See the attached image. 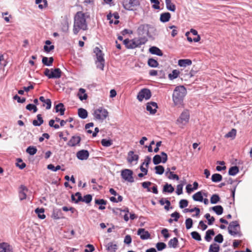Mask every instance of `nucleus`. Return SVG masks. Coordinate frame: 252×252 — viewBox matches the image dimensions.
I'll use <instances>...</instances> for the list:
<instances>
[{
	"mask_svg": "<svg viewBox=\"0 0 252 252\" xmlns=\"http://www.w3.org/2000/svg\"><path fill=\"white\" fill-rule=\"evenodd\" d=\"M151 3H153L155 4L153 5L152 7L155 9H159L160 7L159 6V1L158 0H150Z\"/></svg>",
	"mask_w": 252,
	"mask_h": 252,
	"instance_id": "obj_61",
	"label": "nucleus"
},
{
	"mask_svg": "<svg viewBox=\"0 0 252 252\" xmlns=\"http://www.w3.org/2000/svg\"><path fill=\"white\" fill-rule=\"evenodd\" d=\"M148 64L150 66L152 67H157L158 65V62L153 58H150L148 60Z\"/></svg>",
	"mask_w": 252,
	"mask_h": 252,
	"instance_id": "obj_45",
	"label": "nucleus"
},
{
	"mask_svg": "<svg viewBox=\"0 0 252 252\" xmlns=\"http://www.w3.org/2000/svg\"><path fill=\"white\" fill-rule=\"evenodd\" d=\"M95 203L96 204L100 205L98 209L99 210H104L105 209V205L107 203V201L103 199H95Z\"/></svg>",
	"mask_w": 252,
	"mask_h": 252,
	"instance_id": "obj_28",
	"label": "nucleus"
},
{
	"mask_svg": "<svg viewBox=\"0 0 252 252\" xmlns=\"http://www.w3.org/2000/svg\"><path fill=\"white\" fill-rule=\"evenodd\" d=\"M236 135V130L234 128L232 129L227 134H225V137L226 138H231L234 139Z\"/></svg>",
	"mask_w": 252,
	"mask_h": 252,
	"instance_id": "obj_47",
	"label": "nucleus"
},
{
	"mask_svg": "<svg viewBox=\"0 0 252 252\" xmlns=\"http://www.w3.org/2000/svg\"><path fill=\"white\" fill-rule=\"evenodd\" d=\"M215 242L221 243L223 241V236L221 234H219L214 238Z\"/></svg>",
	"mask_w": 252,
	"mask_h": 252,
	"instance_id": "obj_60",
	"label": "nucleus"
},
{
	"mask_svg": "<svg viewBox=\"0 0 252 252\" xmlns=\"http://www.w3.org/2000/svg\"><path fill=\"white\" fill-rule=\"evenodd\" d=\"M36 117L37 120H34L32 121V125L34 126H40L43 123L44 121L41 114H38Z\"/></svg>",
	"mask_w": 252,
	"mask_h": 252,
	"instance_id": "obj_31",
	"label": "nucleus"
},
{
	"mask_svg": "<svg viewBox=\"0 0 252 252\" xmlns=\"http://www.w3.org/2000/svg\"><path fill=\"white\" fill-rule=\"evenodd\" d=\"M94 52L95 53L96 58V60L95 61L96 67L101 70H103L105 63V60L104 58V54L97 47L94 48Z\"/></svg>",
	"mask_w": 252,
	"mask_h": 252,
	"instance_id": "obj_4",
	"label": "nucleus"
},
{
	"mask_svg": "<svg viewBox=\"0 0 252 252\" xmlns=\"http://www.w3.org/2000/svg\"><path fill=\"white\" fill-rule=\"evenodd\" d=\"M169 28L170 29H173L171 32V36L172 37H175L178 33V31L176 29L177 27L175 26L172 25L169 27Z\"/></svg>",
	"mask_w": 252,
	"mask_h": 252,
	"instance_id": "obj_62",
	"label": "nucleus"
},
{
	"mask_svg": "<svg viewBox=\"0 0 252 252\" xmlns=\"http://www.w3.org/2000/svg\"><path fill=\"white\" fill-rule=\"evenodd\" d=\"M0 252H13L12 247L6 242L0 243Z\"/></svg>",
	"mask_w": 252,
	"mask_h": 252,
	"instance_id": "obj_17",
	"label": "nucleus"
},
{
	"mask_svg": "<svg viewBox=\"0 0 252 252\" xmlns=\"http://www.w3.org/2000/svg\"><path fill=\"white\" fill-rule=\"evenodd\" d=\"M52 217L55 220H59L63 218L62 213L61 210H54Z\"/></svg>",
	"mask_w": 252,
	"mask_h": 252,
	"instance_id": "obj_34",
	"label": "nucleus"
},
{
	"mask_svg": "<svg viewBox=\"0 0 252 252\" xmlns=\"http://www.w3.org/2000/svg\"><path fill=\"white\" fill-rule=\"evenodd\" d=\"M26 109L29 111L33 110V113H35L37 111V108L35 105L32 104H29L26 107Z\"/></svg>",
	"mask_w": 252,
	"mask_h": 252,
	"instance_id": "obj_54",
	"label": "nucleus"
},
{
	"mask_svg": "<svg viewBox=\"0 0 252 252\" xmlns=\"http://www.w3.org/2000/svg\"><path fill=\"white\" fill-rule=\"evenodd\" d=\"M122 4L125 9L133 10L134 7L140 5V2L138 0H123Z\"/></svg>",
	"mask_w": 252,
	"mask_h": 252,
	"instance_id": "obj_9",
	"label": "nucleus"
},
{
	"mask_svg": "<svg viewBox=\"0 0 252 252\" xmlns=\"http://www.w3.org/2000/svg\"><path fill=\"white\" fill-rule=\"evenodd\" d=\"M171 18V14L169 12H164L160 14V21L161 22L165 23L169 21Z\"/></svg>",
	"mask_w": 252,
	"mask_h": 252,
	"instance_id": "obj_25",
	"label": "nucleus"
},
{
	"mask_svg": "<svg viewBox=\"0 0 252 252\" xmlns=\"http://www.w3.org/2000/svg\"><path fill=\"white\" fill-rule=\"evenodd\" d=\"M71 199L76 203H78L79 201H81L82 200L81 193L79 192H77L74 195L72 194L71 195Z\"/></svg>",
	"mask_w": 252,
	"mask_h": 252,
	"instance_id": "obj_32",
	"label": "nucleus"
},
{
	"mask_svg": "<svg viewBox=\"0 0 252 252\" xmlns=\"http://www.w3.org/2000/svg\"><path fill=\"white\" fill-rule=\"evenodd\" d=\"M222 176L218 173H215L212 175L211 180L213 182L217 183L222 180Z\"/></svg>",
	"mask_w": 252,
	"mask_h": 252,
	"instance_id": "obj_37",
	"label": "nucleus"
},
{
	"mask_svg": "<svg viewBox=\"0 0 252 252\" xmlns=\"http://www.w3.org/2000/svg\"><path fill=\"white\" fill-rule=\"evenodd\" d=\"M239 168L236 166L231 167L228 171V174L231 176H235L239 172Z\"/></svg>",
	"mask_w": 252,
	"mask_h": 252,
	"instance_id": "obj_40",
	"label": "nucleus"
},
{
	"mask_svg": "<svg viewBox=\"0 0 252 252\" xmlns=\"http://www.w3.org/2000/svg\"><path fill=\"white\" fill-rule=\"evenodd\" d=\"M149 29L148 25H141L137 29V32L139 35H143V37H145V35H149Z\"/></svg>",
	"mask_w": 252,
	"mask_h": 252,
	"instance_id": "obj_14",
	"label": "nucleus"
},
{
	"mask_svg": "<svg viewBox=\"0 0 252 252\" xmlns=\"http://www.w3.org/2000/svg\"><path fill=\"white\" fill-rule=\"evenodd\" d=\"M101 144L103 146L108 147L112 145V142L109 139H102L101 141Z\"/></svg>",
	"mask_w": 252,
	"mask_h": 252,
	"instance_id": "obj_48",
	"label": "nucleus"
},
{
	"mask_svg": "<svg viewBox=\"0 0 252 252\" xmlns=\"http://www.w3.org/2000/svg\"><path fill=\"white\" fill-rule=\"evenodd\" d=\"M158 108L157 103L155 102H148L147 105L146 109L152 114H154L157 112Z\"/></svg>",
	"mask_w": 252,
	"mask_h": 252,
	"instance_id": "obj_18",
	"label": "nucleus"
},
{
	"mask_svg": "<svg viewBox=\"0 0 252 252\" xmlns=\"http://www.w3.org/2000/svg\"><path fill=\"white\" fill-rule=\"evenodd\" d=\"M179 73L180 72L179 70L174 69L172 71L171 73L168 75V77L170 80H173L178 77Z\"/></svg>",
	"mask_w": 252,
	"mask_h": 252,
	"instance_id": "obj_44",
	"label": "nucleus"
},
{
	"mask_svg": "<svg viewBox=\"0 0 252 252\" xmlns=\"http://www.w3.org/2000/svg\"><path fill=\"white\" fill-rule=\"evenodd\" d=\"M228 233L232 236H242L240 225L237 221H231L228 226Z\"/></svg>",
	"mask_w": 252,
	"mask_h": 252,
	"instance_id": "obj_6",
	"label": "nucleus"
},
{
	"mask_svg": "<svg viewBox=\"0 0 252 252\" xmlns=\"http://www.w3.org/2000/svg\"><path fill=\"white\" fill-rule=\"evenodd\" d=\"M117 245L115 244H113L112 242L108 243L107 246V250L111 251L112 252H115L117 250Z\"/></svg>",
	"mask_w": 252,
	"mask_h": 252,
	"instance_id": "obj_39",
	"label": "nucleus"
},
{
	"mask_svg": "<svg viewBox=\"0 0 252 252\" xmlns=\"http://www.w3.org/2000/svg\"><path fill=\"white\" fill-rule=\"evenodd\" d=\"M215 235L214 231L213 229H209L206 232L205 240L207 242H210L212 240V236Z\"/></svg>",
	"mask_w": 252,
	"mask_h": 252,
	"instance_id": "obj_33",
	"label": "nucleus"
},
{
	"mask_svg": "<svg viewBox=\"0 0 252 252\" xmlns=\"http://www.w3.org/2000/svg\"><path fill=\"white\" fill-rule=\"evenodd\" d=\"M211 209L213 210L218 215H220L223 213V209L220 205L212 207Z\"/></svg>",
	"mask_w": 252,
	"mask_h": 252,
	"instance_id": "obj_35",
	"label": "nucleus"
},
{
	"mask_svg": "<svg viewBox=\"0 0 252 252\" xmlns=\"http://www.w3.org/2000/svg\"><path fill=\"white\" fill-rule=\"evenodd\" d=\"M191 236L192 238L197 241H201V237L200 234L197 232V231H193L191 232Z\"/></svg>",
	"mask_w": 252,
	"mask_h": 252,
	"instance_id": "obj_51",
	"label": "nucleus"
},
{
	"mask_svg": "<svg viewBox=\"0 0 252 252\" xmlns=\"http://www.w3.org/2000/svg\"><path fill=\"white\" fill-rule=\"evenodd\" d=\"M86 247L89 249H85L84 251L85 252H93L95 250L94 246L91 244H88Z\"/></svg>",
	"mask_w": 252,
	"mask_h": 252,
	"instance_id": "obj_64",
	"label": "nucleus"
},
{
	"mask_svg": "<svg viewBox=\"0 0 252 252\" xmlns=\"http://www.w3.org/2000/svg\"><path fill=\"white\" fill-rule=\"evenodd\" d=\"M151 92L148 89H143L138 94L137 98L139 101H142L144 99L148 100L151 97Z\"/></svg>",
	"mask_w": 252,
	"mask_h": 252,
	"instance_id": "obj_10",
	"label": "nucleus"
},
{
	"mask_svg": "<svg viewBox=\"0 0 252 252\" xmlns=\"http://www.w3.org/2000/svg\"><path fill=\"white\" fill-rule=\"evenodd\" d=\"M78 114L80 118L85 119L87 118L88 113L86 109L80 108L78 110Z\"/></svg>",
	"mask_w": 252,
	"mask_h": 252,
	"instance_id": "obj_26",
	"label": "nucleus"
},
{
	"mask_svg": "<svg viewBox=\"0 0 252 252\" xmlns=\"http://www.w3.org/2000/svg\"><path fill=\"white\" fill-rule=\"evenodd\" d=\"M81 138L80 136L78 135L72 136L70 139L67 143V146L69 147H75L79 146Z\"/></svg>",
	"mask_w": 252,
	"mask_h": 252,
	"instance_id": "obj_13",
	"label": "nucleus"
},
{
	"mask_svg": "<svg viewBox=\"0 0 252 252\" xmlns=\"http://www.w3.org/2000/svg\"><path fill=\"white\" fill-rule=\"evenodd\" d=\"M85 92L86 91L84 89H79L78 95L81 100H86L87 98L88 95L85 94Z\"/></svg>",
	"mask_w": 252,
	"mask_h": 252,
	"instance_id": "obj_36",
	"label": "nucleus"
},
{
	"mask_svg": "<svg viewBox=\"0 0 252 252\" xmlns=\"http://www.w3.org/2000/svg\"><path fill=\"white\" fill-rule=\"evenodd\" d=\"M94 119L102 122L108 116V112L105 108L100 107L95 109L93 113Z\"/></svg>",
	"mask_w": 252,
	"mask_h": 252,
	"instance_id": "obj_5",
	"label": "nucleus"
},
{
	"mask_svg": "<svg viewBox=\"0 0 252 252\" xmlns=\"http://www.w3.org/2000/svg\"><path fill=\"white\" fill-rule=\"evenodd\" d=\"M148 41L146 37L135 38L131 40L126 39L124 40L123 43L127 49H134L144 44Z\"/></svg>",
	"mask_w": 252,
	"mask_h": 252,
	"instance_id": "obj_3",
	"label": "nucleus"
},
{
	"mask_svg": "<svg viewBox=\"0 0 252 252\" xmlns=\"http://www.w3.org/2000/svg\"><path fill=\"white\" fill-rule=\"evenodd\" d=\"M54 59L53 57L48 58L46 57H43L42 59V63L46 66H50L53 64Z\"/></svg>",
	"mask_w": 252,
	"mask_h": 252,
	"instance_id": "obj_24",
	"label": "nucleus"
},
{
	"mask_svg": "<svg viewBox=\"0 0 252 252\" xmlns=\"http://www.w3.org/2000/svg\"><path fill=\"white\" fill-rule=\"evenodd\" d=\"M187 94L186 88L183 86H177L174 90L172 98L176 105L182 104L184 98Z\"/></svg>",
	"mask_w": 252,
	"mask_h": 252,
	"instance_id": "obj_2",
	"label": "nucleus"
},
{
	"mask_svg": "<svg viewBox=\"0 0 252 252\" xmlns=\"http://www.w3.org/2000/svg\"><path fill=\"white\" fill-rule=\"evenodd\" d=\"M26 152L30 155H34L37 152V149L34 146H29L27 148Z\"/></svg>",
	"mask_w": 252,
	"mask_h": 252,
	"instance_id": "obj_46",
	"label": "nucleus"
},
{
	"mask_svg": "<svg viewBox=\"0 0 252 252\" xmlns=\"http://www.w3.org/2000/svg\"><path fill=\"white\" fill-rule=\"evenodd\" d=\"M186 227L187 229L191 228L192 226L193 221L190 218H188L186 219Z\"/></svg>",
	"mask_w": 252,
	"mask_h": 252,
	"instance_id": "obj_56",
	"label": "nucleus"
},
{
	"mask_svg": "<svg viewBox=\"0 0 252 252\" xmlns=\"http://www.w3.org/2000/svg\"><path fill=\"white\" fill-rule=\"evenodd\" d=\"M188 201L186 199H181L179 202V206L181 208L183 209L187 207L188 205Z\"/></svg>",
	"mask_w": 252,
	"mask_h": 252,
	"instance_id": "obj_58",
	"label": "nucleus"
},
{
	"mask_svg": "<svg viewBox=\"0 0 252 252\" xmlns=\"http://www.w3.org/2000/svg\"><path fill=\"white\" fill-rule=\"evenodd\" d=\"M155 169L156 170V173L158 175H162L164 171V167L162 165L155 166Z\"/></svg>",
	"mask_w": 252,
	"mask_h": 252,
	"instance_id": "obj_49",
	"label": "nucleus"
},
{
	"mask_svg": "<svg viewBox=\"0 0 252 252\" xmlns=\"http://www.w3.org/2000/svg\"><path fill=\"white\" fill-rule=\"evenodd\" d=\"M138 159V155L134 154L133 151H130L128 153V157L127 159L129 162L132 163L134 161H137Z\"/></svg>",
	"mask_w": 252,
	"mask_h": 252,
	"instance_id": "obj_19",
	"label": "nucleus"
},
{
	"mask_svg": "<svg viewBox=\"0 0 252 252\" xmlns=\"http://www.w3.org/2000/svg\"><path fill=\"white\" fill-rule=\"evenodd\" d=\"M189 113L188 110L184 111L177 120V124L180 126L186 125L189 121Z\"/></svg>",
	"mask_w": 252,
	"mask_h": 252,
	"instance_id": "obj_8",
	"label": "nucleus"
},
{
	"mask_svg": "<svg viewBox=\"0 0 252 252\" xmlns=\"http://www.w3.org/2000/svg\"><path fill=\"white\" fill-rule=\"evenodd\" d=\"M76 157L80 160H86L89 157V153L86 150H82L77 152Z\"/></svg>",
	"mask_w": 252,
	"mask_h": 252,
	"instance_id": "obj_16",
	"label": "nucleus"
},
{
	"mask_svg": "<svg viewBox=\"0 0 252 252\" xmlns=\"http://www.w3.org/2000/svg\"><path fill=\"white\" fill-rule=\"evenodd\" d=\"M39 99L40 101L43 103V106H46V109H50L51 107V101L50 99H45L44 97L41 96L39 97Z\"/></svg>",
	"mask_w": 252,
	"mask_h": 252,
	"instance_id": "obj_23",
	"label": "nucleus"
},
{
	"mask_svg": "<svg viewBox=\"0 0 252 252\" xmlns=\"http://www.w3.org/2000/svg\"><path fill=\"white\" fill-rule=\"evenodd\" d=\"M174 189L171 184H166L163 189V192L172 193L174 191Z\"/></svg>",
	"mask_w": 252,
	"mask_h": 252,
	"instance_id": "obj_38",
	"label": "nucleus"
},
{
	"mask_svg": "<svg viewBox=\"0 0 252 252\" xmlns=\"http://www.w3.org/2000/svg\"><path fill=\"white\" fill-rule=\"evenodd\" d=\"M44 75L49 79L60 78L61 77L62 71L59 68H45L44 71Z\"/></svg>",
	"mask_w": 252,
	"mask_h": 252,
	"instance_id": "obj_7",
	"label": "nucleus"
},
{
	"mask_svg": "<svg viewBox=\"0 0 252 252\" xmlns=\"http://www.w3.org/2000/svg\"><path fill=\"white\" fill-rule=\"evenodd\" d=\"M166 247V245L163 242H158L156 244V248L158 251H161Z\"/></svg>",
	"mask_w": 252,
	"mask_h": 252,
	"instance_id": "obj_55",
	"label": "nucleus"
},
{
	"mask_svg": "<svg viewBox=\"0 0 252 252\" xmlns=\"http://www.w3.org/2000/svg\"><path fill=\"white\" fill-rule=\"evenodd\" d=\"M183 185L179 184L177 186L176 193L178 195H180L183 193Z\"/></svg>",
	"mask_w": 252,
	"mask_h": 252,
	"instance_id": "obj_63",
	"label": "nucleus"
},
{
	"mask_svg": "<svg viewBox=\"0 0 252 252\" xmlns=\"http://www.w3.org/2000/svg\"><path fill=\"white\" fill-rule=\"evenodd\" d=\"M142 240H147L150 238V233L144 228H139L137 233Z\"/></svg>",
	"mask_w": 252,
	"mask_h": 252,
	"instance_id": "obj_15",
	"label": "nucleus"
},
{
	"mask_svg": "<svg viewBox=\"0 0 252 252\" xmlns=\"http://www.w3.org/2000/svg\"><path fill=\"white\" fill-rule=\"evenodd\" d=\"M161 155L162 157L158 155H156L154 157L153 161L155 165H158L160 162L165 163L167 161L168 159L167 154L165 152H162Z\"/></svg>",
	"mask_w": 252,
	"mask_h": 252,
	"instance_id": "obj_11",
	"label": "nucleus"
},
{
	"mask_svg": "<svg viewBox=\"0 0 252 252\" xmlns=\"http://www.w3.org/2000/svg\"><path fill=\"white\" fill-rule=\"evenodd\" d=\"M178 65L181 67H186L192 64V61L190 59H180L178 61Z\"/></svg>",
	"mask_w": 252,
	"mask_h": 252,
	"instance_id": "obj_22",
	"label": "nucleus"
},
{
	"mask_svg": "<svg viewBox=\"0 0 252 252\" xmlns=\"http://www.w3.org/2000/svg\"><path fill=\"white\" fill-rule=\"evenodd\" d=\"M166 8L171 11L174 12L176 10V6L174 4L172 3L171 0H165V1Z\"/></svg>",
	"mask_w": 252,
	"mask_h": 252,
	"instance_id": "obj_29",
	"label": "nucleus"
},
{
	"mask_svg": "<svg viewBox=\"0 0 252 252\" xmlns=\"http://www.w3.org/2000/svg\"><path fill=\"white\" fill-rule=\"evenodd\" d=\"M61 166L59 165L56 166V167L52 164H50L47 165V169L54 172H56L57 170L61 169Z\"/></svg>",
	"mask_w": 252,
	"mask_h": 252,
	"instance_id": "obj_52",
	"label": "nucleus"
},
{
	"mask_svg": "<svg viewBox=\"0 0 252 252\" xmlns=\"http://www.w3.org/2000/svg\"><path fill=\"white\" fill-rule=\"evenodd\" d=\"M220 250L219 246L216 244H211L210 246L209 252H219Z\"/></svg>",
	"mask_w": 252,
	"mask_h": 252,
	"instance_id": "obj_42",
	"label": "nucleus"
},
{
	"mask_svg": "<svg viewBox=\"0 0 252 252\" xmlns=\"http://www.w3.org/2000/svg\"><path fill=\"white\" fill-rule=\"evenodd\" d=\"M220 200L219 195L217 194H214L212 195L210 198V202L211 204H217Z\"/></svg>",
	"mask_w": 252,
	"mask_h": 252,
	"instance_id": "obj_43",
	"label": "nucleus"
},
{
	"mask_svg": "<svg viewBox=\"0 0 252 252\" xmlns=\"http://www.w3.org/2000/svg\"><path fill=\"white\" fill-rule=\"evenodd\" d=\"M178 245V240L177 238L175 237L171 239L168 242L169 247L176 248Z\"/></svg>",
	"mask_w": 252,
	"mask_h": 252,
	"instance_id": "obj_41",
	"label": "nucleus"
},
{
	"mask_svg": "<svg viewBox=\"0 0 252 252\" xmlns=\"http://www.w3.org/2000/svg\"><path fill=\"white\" fill-rule=\"evenodd\" d=\"M55 109L56 113H60L61 116H63L64 114L65 108L64 105L62 103H60L55 106Z\"/></svg>",
	"mask_w": 252,
	"mask_h": 252,
	"instance_id": "obj_20",
	"label": "nucleus"
},
{
	"mask_svg": "<svg viewBox=\"0 0 252 252\" xmlns=\"http://www.w3.org/2000/svg\"><path fill=\"white\" fill-rule=\"evenodd\" d=\"M17 160L18 162L16 163V165L20 169H24L26 167V164L25 163L23 162L22 159H21V158H17Z\"/></svg>",
	"mask_w": 252,
	"mask_h": 252,
	"instance_id": "obj_53",
	"label": "nucleus"
},
{
	"mask_svg": "<svg viewBox=\"0 0 252 252\" xmlns=\"http://www.w3.org/2000/svg\"><path fill=\"white\" fill-rule=\"evenodd\" d=\"M149 52L152 54L156 55L158 56H162L163 55L162 51L158 47L156 46H152L150 48Z\"/></svg>",
	"mask_w": 252,
	"mask_h": 252,
	"instance_id": "obj_21",
	"label": "nucleus"
},
{
	"mask_svg": "<svg viewBox=\"0 0 252 252\" xmlns=\"http://www.w3.org/2000/svg\"><path fill=\"white\" fill-rule=\"evenodd\" d=\"M152 183L150 182H144L142 183V186L143 188L146 189L149 192L151 191V188L149 186L151 185Z\"/></svg>",
	"mask_w": 252,
	"mask_h": 252,
	"instance_id": "obj_59",
	"label": "nucleus"
},
{
	"mask_svg": "<svg viewBox=\"0 0 252 252\" xmlns=\"http://www.w3.org/2000/svg\"><path fill=\"white\" fill-rule=\"evenodd\" d=\"M92 200V196L90 194H87L84 196V197H82V200L81 201L85 202L86 203H89L91 202Z\"/></svg>",
	"mask_w": 252,
	"mask_h": 252,
	"instance_id": "obj_57",
	"label": "nucleus"
},
{
	"mask_svg": "<svg viewBox=\"0 0 252 252\" xmlns=\"http://www.w3.org/2000/svg\"><path fill=\"white\" fill-rule=\"evenodd\" d=\"M193 199L195 201L202 202L203 200V196L201 191H198L192 196Z\"/></svg>",
	"mask_w": 252,
	"mask_h": 252,
	"instance_id": "obj_30",
	"label": "nucleus"
},
{
	"mask_svg": "<svg viewBox=\"0 0 252 252\" xmlns=\"http://www.w3.org/2000/svg\"><path fill=\"white\" fill-rule=\"evenodd\" d=\"M133 172L130 169H124L121 172V176L125 181L130 183L134 182V179L132 177Z\"/></svg>",
	"mask_w": 252,
	"mask_h": 252,
	"instance_id": "obj_12",
	"label": "nucleus"
},
{
	"mask_svg": "<svg viewBox=\"0 0 252 252\" xmlns=\"http://www.w3.org/2000/svg\"><path fill=\"white\" fill-rule=\"evenodd\" d=\"M88 29L86 14L82 11L77 12L74 17L73 33L76 35L80 30L84 31Z\"/></svg>",
	"mask_w": 252,
	"mask_h": 252,
	"instance_id": "obj_1",
	"label": "nucleus"
},
{
	"mask_svg": "<svg viewBox=\"0 0 252 252\" xmlns=\"http://www.w3.org/2000/svg\"><path fill=\"white\" fill-rule=\"evenodd\" d=\"M45 210L43 208H37L35 210V213L37 215L38 217L40 219H44L46 218V216L44 215Z\"/></svg>",
	"mask_w": 252,
	"mask_h": 252,
	"instance_id": "obj_27",
	"label": "nucleus"
},
{
	"mask_svg": "<svg viewBox=\"0 0 252 252\" xmlns=\"http://www.w3.org/2000/svg\"><path fill=\"white\" fill-rule=\"evenodd\" d=\"M22 188H23V189L19 191V198L21 200H23L26 199V197H27L26 193L24 190H27V189L25 187H22Z\"/></svg>",
	"mask_w": 252,
	"mask_h": 252,
	"instance_id": "obj_50",
	"label": "nucleus"
}]
</instances>
